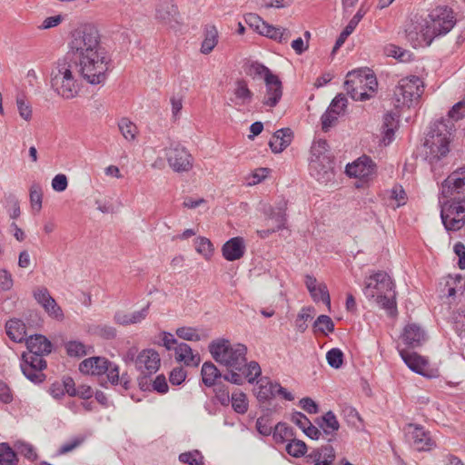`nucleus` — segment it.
Wrapping results in <instances>:
<instances>
[{
	"instance_id": "423d86ee",
	"label": "nucleus",
	"mask_w": 465,
	"mask_h": 465,
	"mask_svg": "<svg viewBox=\"0 0 465 465\" xmlns=\"http://www.w3.org/2000/svg\"><path fill=\"white\" fill-rule=\"evenodd\" d=\"M424 92L422 80L410 75L399 80L393 90L392 104L395 108L411 107L419 104Z\"/></svg>"
},
{
	"instance_id": "aec40b11",
	"label": "nucleus",
	"mask_w": 465,
	"mask_h": 465,
	"mask_svg": "<svg viewBox=\"0 0 465 465\" xmlns=\"http://www.w3.org/2000/svg\"><path fill=\"white\" fill-rule=\"evenodd\" d=\"M425 20L421 19L420 21H411L405 29L406 38L411 44L414 48L420 46H429L428 39L423 35L425 33Z\"/></svg>"
},
{
	"instance_id": "4d7b16f0",
	"label": "nucleus",
	"mask_w": 465,
	"mask_h": 465,
	"mask_svg": "<svg viewBox=\"0 0 465 465\" xmlns=\"http://www.w3.org/2000/svg\"><path fill=\"white\" fill-rule=\"evenodd\" d=\"M212 242L205 237H198L195 239V249L197 252L203 255L206 259L210 258L213 253Z\"/></svg>"
},
{
	"instance_id": "603ef678",
	"label": "nucleus",
	"mask_w": 465,
	"mask_h": 465,
	"mask_svg": "<svg viewBox=\"0 0 465 465\" xmlns=\"http://www.w3.org/2000/svg\"><path fill=\"white\" fill-rule=\"evenodd\" d=\"M43 191L39 183H33L30 187V202L32 207L39 212L42 208Z\"/></svg>"
},
{
	"instance_id": "13d9d810",
	"label": "nucleus",
	"mask_w": 465,
	"mask_h": 465,
	"mask_svg": "<svg viewBox=\"0 0 465 465\" xmlns=\"http://www.w3.org/2000/svg\"><path fill=\"white\" fill-rule=\"evenodd\" d=\"M44 309L45 312L53 319L63 321L64 318L62 308L57 304L54 298L51 299L50 302L45 304Z\"/></svg>"
},
{
	"instance_id": "774afa93",
	"label": "nucleus",
	"mask_w": 465,
	"mask_h": 465,
	"mask_svg": "<svg viewBox=\"0 0 465 465\" xmlns=\"http://www.w3.org/2000/svg\"><path fill=\"white\" fill-rule=\"evenodd\" d=\"M328 143L325 140H319L314 143L311 148L312 158H321L326 155Z\"/></svg>"
},
{
	"instance_id": "bb28decb",
	"label": "nucleus",
	"mask_w": 465,
	"mask_h": 465,
	"mask_svg": "<svg viewBox=\"0 0 465 465\" xmlns=\"http://www.w3.org/2000/svg\"><path fill=\"white\" fill-rule=\"evenodd\" d=\"M287 202L284 199L279 201L274 207L269 206L265 214L269 220L274 222V227L277 230L284 228L286 223Z\"/></svg>"
},
{
	"instance_id": "052dcab7",
	"label": "nucleus",
	"mask_w": 465,
	"mask_h": 465,
	"mask_svg": "<svg viewBox=\"0 0 465 465\" xmlns=\"http://www.w3.org/2000/svg\"><path fill=\"white\" fill-rule=\"evenodd\" d=\"M176 335L185 341H200L201 335L197 332L196 329L192 327H181L176 330Z\"/></svg>"
},
{
	"instance_id": "4be33fe9",
	"label": "nucleus",
	"mask_w": 465,
	"mask_h": 465,
	"mask_svg": "<svg viewBox=\"0 0 465 465\" xmlns=\"http://www.w3.org/2000/svg\"><path fill=\"white\" fill-rule=\"evenodd\" d=\"M253 93L250 90L244 79H238L234 83L230 102L234 106H244L252 103Z\"/></svg>"
},
{
	"instance_id": "393cba45",
	"label": "nucleus",
	"mask_w": 465,
	"mask_h": 465,
	"mask_svg": "<svg viewBox=\"0 0 465 465\" xmlns=\"http://www.w3.org/2000/svg\"><path fill=\"white\" fill-rule=\"evenodd\" d=\"M223 256L225 260L232 262L241 259L245 252L244 241L242 237H233L227 241L223 248Z\"/></svg>"
},
{
	"instance_id": "4468645a",
	"label": "nucleus",
	"mask_w": 465,
	"mask_h": 465,
	"mask_svg": "<svg viewBox=\"0 0 465 465\" xmlns=\"http://www.w3.org/2000/svg\"><path fill=\"white\" fill-rule=\"evenodd\" d=\"M406 433L411 446L418 451L430 450L435 445L422 426L410 423L406 427Z\"/></svg>"
},
{
	"instance_id": "5701e85b",
	"label": "nucleus",
	"mask_w": 465,
	"mask_h": 465,
	"mask_svg": "<svg viewBox=\"0 0 465 465\" xmlns=\"http://www.w3.org/2000/svg\"><path fill=\"white\" fill-rule=\"evenodd\" d=\"M401 339L409 347L416 348L425 341L426 333L420 326L410 323L404 328Z\"/></svg>"
},
{
	"instance_id": "de8ad7c7",
	"label": "nucleus",
	"mask_w": 465,
	"mask_h": 465,
	"mask_svg": "<svg viewBox=\"0 0 465 465\" xmlns=\"http://www.w3.org/2000/svg\"><path fill=\"white\" fill-rule=\"evenodd\" d=\"M285 450L289 455L299 458L305 454L307 446L302 440L292 439L287 443Z\"/></svg>"
},
{
	"instance_id": "79ce46f5",
	"label": "nucleus",
	"mask_w": 465,
	"mask_h": 465,
	"mask_svg": "<svg viewBox=\"0 0 465 465\" xmlns=\"http://www.w3.org/2000/svg\"><path fill=\"white\" fill-rule=\"evenodd\" d=\"M17 455L9 444L0 443V465H17Z\"/></svg>"
},
{
	"instance_id": "49530a36",
	"label": "nucleus",
	"mask_w": 465,
	"mask_h": 465,
	"mask_svg": "<svg viewBox=\"0 0 465 465\" xmlns=\"http://www.w3.org/2000/svg\"><path fill=\"white\" fill-rule=\"evenodd\" d=\"M312 307H303L299 312L295 320V328L298 331L304 332L307 330V322L312 319Z\"/></svg>"
},
{
	"instance_id": "c9c22d12",
	"label": "nucleus",
	"mask_w": 465,
	"mask_h": 465,
	"mask_svg": "<svg viewBox=\"0 0 465 465\" xmlns=\"http://www.w3.org/2000/svg\"><path fill=\"white\" fill-rule=\"evenodd\" d=\"M342 413L349 426L353 427L359 431L365 430L364 421L355 408L347 406L343 409Z\"/></svg>"
},
{
	"instance_id": "338daca9",
	"label": "nucleus",
	"mask_w": 465,
	"mask_h": 465,
	"mask_svg": "<svg viewBox=\"0 0 465 465\" xmlns=\"http://www.w3.org/2000/svg\"><path fill=\"white\" fill-rule=\"evenodd\" d=\"M107 370H106V376L108 381L113 385H117L119 383V378H120V371L119 367L117 364L107 361Z\"/></svg>"
},
{
	"instance_id": "7ed1b4c3",
	"label": "nucleus",
	"mask_w": 465,
	"mask_h": 465,
	"mask_svg": "<svg viewBox=\"0 0 465 465\" xmlns=\"http://www.w3.org/2000/svg\"><path fill=\"white\" fill-rule=\"evenodd\" d=\"M28 352H24L21 358L20 368L23 374L35 384L43 382L45 375L43 371L47 363L44 356L52 351V342L42 334L29 336L25 340Z\"/></svg>"
},
{
	"instance_id": "f704fd0d",
	"label": "nucleus",
	"mask_w": 465,
	"mask_h": 465,
	"mask_svg": "<svg viewBox=\"0 0 465 465\" xmlns=\"http://www.w3.org/2000/svg\"><path fill=\"white\" fill-rule=\"evenodd\" d=\"M261 35L278 41L279 43H287L291 36V32L286 28L274 27L266 23Z\"/></svg>"
},
{
	"instance_id": "9d476101",
	"label": "nucleus",
	"mask_w": 465,
	"mask_h": 465,
	"mask_svg": "<svg viewBox=\"0 0 465 465\" xmlns=\"http://www.w3.org/2000/svg\"><path fill=\"white\" fill-rule=\"evenodd\" d=\"M440 193L444 198L465 197V166L453 171L441 183Z\"/></svg>"
},
{
	"instance_id": "dca6fc26",
	"label": "nucleus",
	"mask_w": 465,
	"mask_h": 465,
	"mask_svg": "<svg viewBox=\"0 0 465 465\" xmlns=\"http://www.w3.org/2000/svg\"><path fill=\"white\" fill-rule=\"evenodd\" d=\"M310 173L320 183H328L333 176L332 162L328 155L321 158H311Z\"/></svg>"
},
{
	"instance_id": "c756f323",
	"label": "nucleus",
	"mask_w": 465,
	"mask_h": 465,
	"mask_svg": "<svg viewBox=\"0 0 465 465\" xmlns=\"http://www.w3.org/2000/svg\"><path fill=\"white\" fill-rule=\"evenodd\" d=\"M305 285L311 294V296H314V292L319 291L321 294L322 302L325 303L328 307L331 306V297L328 291V288L325 283H318L317 279L312 275H306L305 277Z\"/></svg>"
},
{
	"instance_id": "b1692460",
	"label": "nucleus",
	"mask_w": 465,
	"mask_h": 465,
	"mask_svg": "<svg viewBox=\"0 0 465 465\" xmlns=\"http://www.w3.org/2000/svg\"><path fill=\"white\" fill-rule=\"evenodd\" d=\"M107 359L104 357H90L79 364V371L84 374L99 376L107 370Z\"/></svg>"
},
{
	"instance_id": "58836bf2",
	"label": "nucleus",
	"mask_w": 465,
	"mask_h": 465,
	"mask_svg": "<svg viewBox=\"0 0 465 465\" xmlns=\"http://www.w3.org/2000/svg\"><path fill=\"white\" fill-rule=\"evenodd\" d=\"M118 127L121 134L127 141L131 142L136 139L138 134L137 126L128 118H122L118 123Z\"/></svg>"
},
{
	"instance_id": "f3484780",
	"label": "nucleus",
	"mask_w": 465,
	"mask_h": 465,
	"mask_svg": "<svg viewBox=\"0 0 465 465\" xmlns=\"http://www.w3.org/2000/svg\"><path fill=\"white\" fill-rule=\"evenodd\" d=\"M359 75L358 70L349 72L344 82V89L353 100L366 101L371 94L363 91L362 80Z\"/></svg>"
},
{
	"instance_id": "6e6552de",
	"label": "nucleus",
	"mask_w": 465,
	"mask_h": 465,
	"mask_svg": "<svg viewBox=\"0 0 465 465\" xmlns=\"http://www.w3.org/2000/svg\"><path fill=\"white\" fill-rule=\"evenodd\" d=\"M445 203L440 211L442 223L447 231H458L465 224V197H456Z\"/></svg>"
},
{
	"instance_id": "39448f33",
	"label": "nucleus",
	"mask_w": 465,
	"mask_h": 465,
	"mask_svg": "<svg viewBox=\"0 0 465 465\" xmlns=\"http://www.w3.org/2000/svg\"><path fill=\"white\" fill-rule=\"evenodd\" d=\"M213 359L229 369L242 371L247 361V347L242 343L232 344L229 340L218 339L208 346Z\"/></svg>"
},
{
	"instance_id": "8fccbe9b",
	"label": "nucleus",
	"mask_w": 465,
	"mask_h": 465,
	"mask_svg": "<svg viewBox=\"0 0 465 465\" xmlns=\"http://www.w3.org/2000/svg\"><path fill=\"white\" fill-rule=\"evenodd\" d=\"M272 420L269 414L261 416L256 420V430L262 436H269L273 433Z\"/></svg>"
},
{
	"instance_id": "37998d69",
	"label": "nucleus",
	"mask_w": 465,
	"mask_h": 465,
	"mask_svg": "<svg viewBox=\"0 0 465 465\" xmlns=\"http://www.w3.org/2000/svg\"><path fill=\"white\" fill-rule=\"evenodd\" d=\"M313 331L328 335L334 331V322L330 316L320 315L313 323Z\"/></svg>"
},
{
	"instance_id": "69168bd1",
	"label": "nucleus",
	"mask_w": 465,
	"mask_h": 465,
	"mask_svg": "<svg viewBox=\"0 0 465 465\" xmlns=\"http://www.w3.org/2000/svg\"><path fill=\"white\" fill-rule=\"evenodd\" d=\"M15 448L21 455H24L28 460H34L37 457L34 447L29 443L18 441L15 443Z\"/></svg>"
},
{
	"instance_id": "f8f14e48",
	"label": "nucleus",
	"mask_w": 465,
	"mask_h": 465,
	"mask_svg": "<svg viewBox=\"0 0 465 465\" xmlns=\"http://www.w3.org/2000/svg\"><path fill=\"white\" fill-rule=\"evenodd\" d=\"M155 16L171 28H177L182 25V17L173 0H162L156 7Z\"/></svg>"
},
{
	"instance_id": "bf43d9fd",
	"label": "nucleus",
	"mask_w": 465,
	"mask_h": 465,
	"mask_svg": "<svg viewBox=\"0 0 465 465\" xmlns=\"http://www.w3.org/2000/svg\"><path fill=\"white\" fill-rule=\"evenodd\" d=\"M449 118L446 120H450L452 124L453 121H458L465 117V101H460L455 104L451 109L448 113ZM440 120H445L441 118Z\"/></svg>"
},
{
	"instance_id": "e2e57ef3",
	"label": "nucleus",
	"mask_w": 465,
	"mask_h": 465,
	"mask_svg": "<svg viewBox=\"0 0 465 465\" xmlns=\"http://www.w3.org/2000/svg\"><path fill=\"white\" fill-rule=\"evenodd\" d=\"M214 388L215 398L223 405L228 406L231 401L230 392L227 386L216 384Z\"/></svg>"
},
{
	"instance_id": "e433bc0d",
	"label": "nucleus",
	"mask_w": 465,
	"mask_h": 465,
	"mask_svg": "<svg viewBox=\"0 0 465 465\" xmlns=\"http://www.w3.org/2000/svg\"><path fill=\"white\" fill-rule=\"evenodd\" d=\"M272 437L276 443L289 442L293 439L294 432L286 423L278 422L273 429Z\"/></svg>"
},
{
	"instance_id": "5fc2aeb1",
	"label": "nucleus",
	"mask_w": 465,
	"mask_h": 465,
	"mask_svg": "<svg viewBox=\"0 0 465 465\" xmlns=\"http://www.w3.org/2000/svg\"><path fill=\"white\" fill-rule=\"evenodd\" d=\"M326 360L331 367L339 369L343 362V352L338 348H332L326 353Z\"/></svg>"
},
{
	"instance_id": "20e7f679",
	"label": "nucleus",
	"mask_w": 465,
	"mask_h": 465,
	"mask_svg": "<svg viewBox=\"0 0 465 465\" xmlns=\"http://www.w3.org/2000/svg\"><path fill=\"white\" fill-rule=\"evenodd\" d=\"M78 63L67 57L58 59L53 64L49 73V82L52 90L64 99L76 97L81 90Z\"/></svg>"
},
{
	"instance_id": "3c124183",
	"label": "nucleus",
	"mask_w": 465,
	"mask_h": 465,
	"mask_svg": "<svg viewBox=\"0 0 465 465\" xmlns=\"http://www.w3.org/2000/svg\"><path fill=\"white\" fill-rule=\"evenodd\" d=\"M179 461L189 465H203V456L199 450L187 451L179 455Z\"/></svg>"
},
{
	"instance_id": "0eeeda50",
	"label": "nucleus",
	"mask_w": 465,
	"mask_h": 465,
	"mask_svg": "<svg viewBox=\"0 0 465 465\" xmlns=\"http://www.w3.org/2000/svg\"><path fill=\"white\" fill-rule=\"evenodd\" d=\"M424 20L425 33L423 35L428 39L429 44H431L435 37L449 33L456 22L453 11L448 6H437Z\"/></svg>"
},
{
	"instance_id": "4c0bfd02",
	"label": "nucleus",
	"mask_w": 465,
	"mask_h": 465,
	"mask_svg": "<svg viewBox=\"0 0 465 465\" xmlns=\"http://www.w3.org/2000/svg\"><path fill=\"white\" fill-rule=\"evenodd\" d=\"M391 292V294L385 293L379 295L378 298H376V302L382 309L386 310L391 316H394L397 313L394 289Z\"/></svg>"
},
{
	"instance_id": "6e6d98bb",
	"label": "nucleus",
	"mask_w": 465,
	"mask_h": 465,
	"mask_svg": "<svg viewBox=\"0 0 465 465\" xmlns=\"http://www.w3.org/2000/svg\"><path fill=\"white\" fill-rule=\"evenodd\" d=\"M16 105L19 115L25 121L32 119V107L29 102H27L23 95L16 97Z\"/></svg>"
},
{
	"instance_id": "ddd939ff",
	"label": "nucleus",
	"mask_w": 465,
	"mask_h": 465,
	"mask_svg": "<svg viewBox=\"0 0 465 465\" xmlns=\"http://www.w3.org/2000/svg\"><path fill=\"white\" fill-rule=\"evenodd\" d=\"M160 355L153 349L143 350L135 359V368L144 376L155 373L160 368Z\"/></svg>"
},
{
	"instance_id": "2eb2a0df",
	"label": "nucleus",
	"mask_w": 465,
	"mask_h": 465,
	"mask_svg": "<svg viewBox=\"0 0 465 465\" xmlns=\"http://www.w3.org/2000/svg\"><path fill=\"white\" fill-rule=\"evenodd\" d=\"M347 175L368 181L376 172V165L371 157L363 155L351 163H348L345 168Z\"/></svg>"
},
{
	"instance_id": "09e8293b",
	"label": "nucleus",
	"mask_w": 465,
	"mask_h": 465,
	"mask_svg": "<svg viewBox=\"0 0 465 465\" xmlns=\"http://www.w3.org/2000/svg\"><path fill=\"white\" fill-rule=\"evenodd\" d=\"M360 78L362 80L363 91L374 93L378 86L376 77L370 71L358 70Z\"/></svg>"
},
{
	"instance_id": "c85d7f7f",
	"label": "nucleus",
	"mask_w": 465,
	"mask_h": 465,
	"mask_svg": "<svg viewBox=\"0 0 465 465\" xmlns=\"http://www.w3.org/2000/svg\"><path fill=\"white\" fill-rule=\"evenodd\" d=\"M400 354L405 364L412 371L421 375L424 373L428 362L421 356H420L416 352H409L403 350L400 351Z\"/></svg>"
},
{
	"instance_id": "a211bd4d",
	"label": "nucleus",
	"mask_w": 465,
	"mask_h": 465,
	"mask_svg": "<svg viewBox=\"0 0 465 465\" xmlns=\"http://www.w3.org/2000/svg\"><path fill=\"white\" fill-rule=\"evenodd\" d=\"M266 92L262 103L265 106L275 107L282 96V84L280 78L276 75H269L265 81Z\"/></svg>"
},
{
	"instance_id": "c03bdc74",
	"label": "nucleus",
	"mask_w": 465,
	"mask_h": 465,
	"mask_svg": "<svg viewBox=\"0 0 465 465\" xmlns=\"http://www.w3.org/2000/svg\"><path fill=\"white\" fill-rule=\"evenodd\" d=\"M397 126L396 114L393 113H387L383 118V134L384 140H388V143H391L394 136V130Z\"/></svg>"
},
{
	"instance_id": "f03ea898",
	"label": "nucleus",
	"mask_w": 465,
	"mask_h": 465,
	"mask_svg": "<svg viewBox=\"0 0 465 465\" xmlns=\"http://www.w3.org/2000/svg\"><path fill=\"white\" fill-rule=\"evenodd\" d=\"M455 130L454 124L450 120L435 121L428 132L423 143L424 160L430 166L434 175L440 174L448 164L450 143Z\"/></svg>"
},
{
	"instance_id": "f257e3e1",
	"label": "nucleus",
	"mask_w": 465,
	"mask_h": 465,
	"mask_svg": "<svg viewBox=\"0 0 465 465\" xmlns=\"http://www.w3.org/2000/svg\"><path fill=\"white\" fill-rule=\"evenodd\" d=\"M69 46L78 63L80 75L90 84L104 83L110 60L97 28L84 25L74 30Z\"/></svg>"
},
{
	"instance_id": "1a4fd4ad",
	"label": "nucleus",
	"mask_w": 465,
	"mask_h": 465,
	"mask_svg": "<svg viewBox=\"0 0 465 465\" xmlns=\"http://www.w3.org/2000/svg\"><path fill=\"white\" fill-rule=\"evenodd\" d=\"M393 289L394 283L391 277L384 272H378L366 280L363 293L369 299L378 298L379 295L389 293Z\"/></svg>"
},
{
	"instance_id": "864d4df0",
	"label": "nucleus",
	"mask_w": 465,
	"mask_h": 465,
	"mask_svg": "<svg viewBox=\"0 0 465 465\" xmlns=\"http://www.w3.org/2000/svg\"><path fill=\"white\" fill-rule=\"evenodd\" d=\"M66 352L70 357H83L87 354L85 346L81 341H71L65 343Z\"/></svg>"
},
{
	"instance_id": "9b49d317",
	"label": "nucleus",
	"mask_w": 465,
	"mask_h": 465,
	"mask_svg": "<svg viewBox=\"0 0 465 465\" xmlns=\"http://www.w3.org/2000/svg\"><path fill=\"white\" fill-rule=\"evenodd\" d=\"M166 159L170 167L177 173L188 172L193 167V157L179 144L171 145L166 150Z\"/></svg>"
},
{
	"instance_id": "0e129e2a",
	"label": "nucleus",
	"mask_w": 465,
	"mask_h": 465,
	"mask_svg": "<svg viewBox=\"0 0 465 465\" xmlns=\"http://www.w3.org/2000/svg\"><path fill=\"white\" fill-rule=\"evenodd\" d=\"M245 22L260 35L262 34V30L264 29V25L266 24V22L258 15L252 13H250L245 16Z\"/></svg>"
},
{
	"instance_id": "a19ab883",
	"label": "nucleus",
	"mask_w": 465,
	"mask_h": 465,
	"mask_svg": "<svg viewBox=\"0 0 465 465\" xmlns=\"http://www.w3.org/2000/svg\"><path fill=\"white\" fill-rule=\"evenodd\" d=\"M242 372L244 380L246 379L249 383H254L256 379L261 376L262 370L257 361H252L249 363L247 361L244 362V367L242 371H238Z\"/></svg>"
},
{
	"instance_id": "ea45409f",
	"label": "nucleus",
	"mask_w": 465,
	"mask_h": 465,
	"mask_svg": "<svg viewBox=\"0 0 465 465\" xmlns=\"http://www.w3.org/2000/svg\"><path fill=\"white\" fill-rule=\"evenodd\" d=\"M245 72L253 79L262 77L265 80L269 75L274 74L268 67L258 62H251L245 69Z\"/></svg>"
},
{
	"instance_id": "412c9836",
	"label": "nucleus",
	"mask_w": 465,
	"mask_h": 465,
	"mask_svg": "<svg viewBox=\"0 0 465 465\" xmlns=\"http://www.w3.org/2000/svg\"><path fill=\"white\" fill-rule=\"evenodd\" d=\"M312 465H334L335 450L330 444L313 449L306 457Z\"/></svg>"
},
{
	"instance_id": "473e14b6",
	"label": "nucleus",
	"mask_w": 465,
	"mask_h": 465,
	"mask_svg": "<svg viewBox=\"0 0 465 465\" xmlns=\"http://www.w3.org/2000/svg\"><path fill=\"white\" fill-rule=\"evenodd\" d=\"M218 43V31L214 25H206L204 28V39L201 45V52L210 54Z\"/></svg>"
},
{
	"instance_id": "cd10ccee",
	"label": "nucleus",
	"mask_w": 465,
	"mask_h": 465,
	"mask_svg": "<svg viewBox=\"0 0 465 465\" xmlns=\"http://www.w3.org/2000/svg\"><path fill=\"white\" fill-rule=\"evenodd\" d=\"M175 360L177 361H183L188 366H197L200 363V356L193 354L192 348L184 342L177 344L174 348Z\"/></svg>"
},
{
	"instance_id": "6ab92c4d",
	"label": "nucleus",
	"mask_w": 465,
	"mask_h": 465,
	"mask_svg": "<svg viewBox=\"0 0 465 465\" xmlns=\"http://www.w3.org/2000/svg\"><path fill=\"white\" fill-rule=\"evenodd\" d=\"M316 423L322 432L323 440H326L330 443L336 439L337 431L340 429V423L331 411H329L323 416L317 418Z\"/></svg>"
},
{
	"instance_id": "a18cd8bd",
	"label": "nucleus",
	"mask_w": 465,
	"mask_h": 465,
	"mask_svg": "<svg viewBox=\"0 0 465 465\" xmlns=\"http://www.w3.org/2000/svg\"><path fill=\"white\" fill-rule=\"evenodd\" d=\"M230 402H232L233 411L239 414H243L248 410L246 394L242 391L233 392Z\"/></svg>"
},
{
	"instance_id": "72a5a7b5",
	"label": "nucleus",
	"mask_w": 465,
	"mask_h": 465,
	"mask_svg": "<svg viewBox=\"0 0 465 465\" xmlns=\"http://www.w3.org/2000/svg\"><path fill=\"white\" fill-rule=\"evenodd\" d=\"M274 383L268 378H262L260 381V384L257 388L256 397L260 402H265L266 401L276 396V389Z\"/></svg>"
},
{
	"instance_id": "7c9ffc66",
	"label": "nucleus",
	"mask_w": 465,
	"mask_h": 465,
	"mask_svg": "<svg viewBox=\"0 0 465 465\" xmlns=\"http://www.w3.org/2000/svg\"><path fill=\"white\" fill-rule=\"evenodd\" d=\"M7 336L15 342H22L25 341V325L18 319H12L5 324Z\"/></svg>"
},
{
	"instance_id": "a878e982",
	"label": "nucleus",
	"mask_w": 465,
	"mask_h": 465,
	"mask_svg": "<svg viewBox=\"0 0 465 465\" xmlns=\"http://www.w3.org/2000/svg\"><path fill=\"white\" fill-rule=\"evenodd\" d=\"M292 137L293 134L290 128L280 129L270 139L269 146L273 153H282L291 144Z\"/></svg>"
},
{
	"instance_id": "680f3d73",
	"label": "nucleus",
	"mask_w": 465,
	"mask_h": 465,
	"mask_svg": "<svg viewBox=\"0 0 465 465\" xmlns=\"http://www.w3.org/2000/svg\"><path fill=\"white\" fill-rule=\"evenodd\" d=\"M347 106V98L342 94H338L331 101L328 109L333 112L336 115L341 114Z\"/></svg>"
},
{
	"instance_id": "2f4dec72",
	"label": "nucleus",
	"mask_w": 465,
	"mask_h": 465,
	"mask_svg": "<svg viewBox=\"0 0 465 465\" xmlns=\"http://www.w3.org/2000/svg\"><path fill=\"white\" fill-rule=\"evenodd\" d=\"M202 381L206 387L215 386L216 380L222 377L221 371L211 361H206L203 364L201 370Z\"/></svg>"
}]
</instances>
